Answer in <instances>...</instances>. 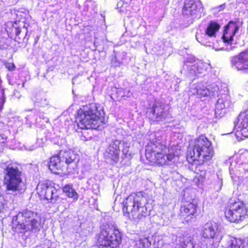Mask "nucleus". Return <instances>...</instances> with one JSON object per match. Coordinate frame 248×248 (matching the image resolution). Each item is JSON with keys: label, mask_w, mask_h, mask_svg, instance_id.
<instances>
[{"label": "nucleus", "mask_w": 248, "mask_h": 248, "mask_svg": "<svg viewBox=\"0 0 248 248\" xmlns=\"http://www.w3.org/2000/svg\"><path fill=\"white\" fill-rule=\"evenodd\" d=\"M147 199L142 192L132 193L123 202V211L135 222L143 220L148 215Z\"/></svg>", "instance_id": "7ed1b4c3"}, {"label": "nucleus", "mask_w": 248, "mask_h": 248, "mask_svg": "<svg viewBox=\"0 0 248 248\" xmlns=\"http://www.w3.org/2000/svg\"><path fill=\"white\" fill-rule=\"evenodd\" d=\"M122 234L117 226L111 224L103 225L97 241L98 248H118Z\"/></svg>", "instance_id": "6e6552de"}, {"label": "nucleus", "mask_w": 248, "mask_h": 248, "mask_svg": "<svg viewBox=\"0 0 248 248\" xmlns=\"http://www.w3.org/2000/svg\"><path fill=\"white\" fill-rule=\"evenodd\" d=\"M129 93H128L127 95H126L127 96H130V95H129Z\"/></svg>", "instance_id": "c03bdc74"}, {"label": "nucleus", "mask_w": 248, "mask_h": 248, "mask_svg": "<svg viewBox=\"0 0 248 248\" xmlns=\"http://www.w3.org/2000/svg\"><path fill=\"white\" fill-rule=\"evenodd\" d=\"M73 187L71 185H67L64 186L63 188V192L66 194L68 191H70V190H73Z\"/></svg>", "instance_id": "e433bc0d"}, {"label": "nucleus", "mask_w": 248, "mask_h": 248, "mask_svg": "<svg viewBox=\"0 0 248 248\" xmlns=\"http://www.w3.org/2000/svg\"><path fill=\"white\" fill-rule=\"evenodd\" d=\"M38 193L41 198L46 199L52 203H55L59 198L58 190L54 187L46 184L41 185V190Z\"/></svg>", "instance_id": "f3484780"}, {"label": "nucleus", "mask_w": 248, "mask_h": 248, "mask_svg": "<svg viewBox=\"0 0 248 248\" xmlns=\"http://www.w3.org/2000/svg\"><path fill=\"white\" fill-rule=\"evenodd\" d=\"M225 7V4H221L217 7H215L213 9L215 12H219L224 9Z\"/></svg>", "instance_id": "4c0bfd02"}, {"label": "nucleus", "mask_w": 248, "mask_h": 248, "mask_svg": "<svg viewBox=\"0 0 248 248\" xmlns=\"http://www.w3.org/2000/svg\"><path fill=\"white\" fill-rule=\"evenodd\" d=\"M40 215L30 209L22 210L13 217L12 229L17 233H25L27 231L38 232L42 227Z\"/></svg>", "instance_id": "f03ea898"}, {"label": "nucleus", "mask_w": 248, "mask_h": 248, "mask_svg": "<svg viewBox=\"0 0 248 248\" xmlns=\"http://www.w3.org/2000/svg\"><path fill=\"white\" fill-rule=\"evenodd\" d=\"M175 248H183L182 247H181L180 245H177Z\"/></svg>", "instance_id": "79ce46f5"}, {"label": "nucleus", "mask_w": 248, "mask_h": 248, "mask_svg": "<svg viewBox=\"0 0 248 248\" xmlns=\"http://www.w3.org/2000/svg\"><path fill=\"white\" fill-rule=\"evenodd\" d=\"M232 106L231 97L228 93H222L220 92L217 95V99L216 104L215 115L221 117L225 113V110Z\"/></svg>", "instance_id": "4468645a"}, {"label": "nucleus", "mask_w": 248, "mask_h": 248, "mask_svg": "<svg viewBox=\"0 0 248 248\" xmlns=\"http://www.w3.org/2000/svg\"><path fill=\"white\" fill-rule=\"evenodd\" d=\"M214 155V150L210 141L204 136L202 135L191 143L187 150V159L192 162V167H195L194 171L205 174V167Z\"/></svg>", "instance_id": "f257e3e1"}, {"label": "nucleus", "mask_w": 248, "mask_h": 248, "mask_svg": "<svg viewBox=\"0 0 248 248\" xmlns=\"http://www.w3.org/2000/svg\"><path fill=\"white\" fill-rule=\"evenodd\" d=\"M98 110L95 104L83 106L78 110L76 121L78 127L82 129H94L101 130L104 127V118Z\"/></svg>", "instance_id": "20e7f679"}, {"label": "nucleus", "mask_w": 248, "mask_h": 248, "mask_svg": "<svg viewBox=\"0 0 248 248\" xmlns=\"http://www.w3.org/2000/svg\"><path fill=\"white\" fill-rule=\"evenodd\" d=\"M78 160V155L73 151H61L58 155L50 158L48 167L54 173H59L58 171L62 170L65 167L68 173H73L77 168Z\"/></svg>", "instance_id": "39448f33"}, {"label": "nucleus", "mask_w": 248, "mask_h": 248, "mask_svg": "<svg viewBox=\"0 0 248 248\" xmlns=\"http://www.w3.org/2000/svg\"><path fill=\"white\" fill-rule=\"evenodd\" d=\"M123 146L122 149L123 154L126 157H131L132 156V152L130 151V144L127 142H123L122 143Z\"/></svg>", "instance_id": "c85d7f7f"}, {"label": "nucleus", "mask_w": 248, "mask_h": 248, "mask_svg": "<svg viewBox=\"0 0 248 248\" xmlns=\"http://www.w3.org/2000/svg\"><path fill=\"white\" fill-rule=\"evenodd\" d=\"M194 88L196 89V92L194 93H196L197 94L202 96H206L207 94H209L208 89H207V86H204L202 83H198L195 85Z\"/></svg>", "instance_id": "bb28decb"}, {"label": "nucleus", "mask_w": 248, "mask_h": 248, "mask_svg": "<svg viewBox=\"0 0 248 248\" xmlns=\"http://www.w3.org/2000/svg\"><path fill=\"white\" fill-rule=\"evenodd\" d=\"M150 244L148 239L144 237L136 240L135 247L136 248H144L149 246Z\"/></svg>", "instance_id": "cd10ccee"}, {"label": "nucleus", "mask_w": 248, "mask_h": 248, "mask_svg": "<svg viewBox=\"0 0 248 248\" xmlns=\"http://www.w3.org/2000/svg\"><path fill=\"white\" fill-rule=\"evenodd\" d=\"M222 185V179L218 177L215 185V189H216V190L217 191H219L221 189Z\"/></svg>", "instance_id": "2f4dec72"}, {"label": "nucleus", "mask_w": 248, "mask_h": 248, "mask_svg": "<svg viewBox=\"0 0 248 248\" xmlns=\"http://www.w3.org/2000/svg\"><path fill=\"white\" fill-rule=\"evenodd\" d=\"M6 67H7L8 69L11 71L14 70L16 68L15 64L13 63H9L7 65Z\"/></svg>", "instance_id": "58836bf2"}, {"label": "nucleus", "mask_w": 248, "mask_h": 248, "mask_svg": "<svg viewBox=\"0 0 248 248\" xmlns=\"http://www.w3.org/2000/svg\"><path fill=\"white\" fill-rule=\"evenodd\" d=\"M90 2H89V1H86L85 2L84 5V8H83V10L84 11H88V7L89 6Z\"/></svg>", "instance_id": "a19ab883"}, {"label": "nucleus", "mask_w": 248, "mask_h": 248, "mask_svg": "<svg viewBox=\"0 0 248 248\" xmlns=\"http://www.w3.org/2000/svg\"><path fill=\"white\" fill-rule=\"evenodd\" d=\"M197 205L194 202L184 203L180 208V216L186 222L191 221L197 215Z\"/></svg>", "instance_id": "2eb2a0df"}, {"label": "nucleus", "mask_w": 248, "mask_h": 248, "mask_svg": "<svg viewBox=\"0 0 248 248\" xmlns=\"http://www.w3.org/2000/svg\"><path fill=\"white\" fill-rule=\"evenodd\" d=\"M85 132H86V131H85L83 133H82V134H85Z\"/></svg>", "instance_id": "a18cd8bd"}, {"label": "nucleus", "mask_w": 248, "mask_h": 248, "mask_svg": "<svg viewBox=\"0 0 248 248\" xmlns=\"http://www.w3.org/2000/svg\"><path fill=\"white\" fill-rule=\"evenodd\" d=\"M203 7L201 1L185 0L182 9L183 15L190 19H198L204 15Z\"/></svg>", "instance_id": "f8f14e48"}, {"label": "nucleus", "mask_w": 248, "mask_h": 248, "mask_svg": "<svg viewBox=\"0 0 248 248\" xmlns=\"http://www.w3.org/2000/svg\"><path fill=\"white\" fill-rule=\"evenodd\" d=\"M15 33L16 34L15 41L18 43H21L22 41L26 46L30 36L28 35V31L25 25L22 28L15 27Z\"/></svg>", "instance_id": "b1692460"}, {"label": "nucleus", "mask_w": 248, "mask_h": 248, "mask_svg": "<svg viewBox=\"0 0 248 248\" xmlns=\"http://www.w3.org/2000/svg\"><path fill=\"white\" fill-rule=\"evenodd\" d=\"M0 92L1 94V97L0 98V110L1 109L2 106L4 103H5L6 100V98L4 96V90L3 89H1Z\"/></svg>", "instance_id": "72a5a7b5"}, {"label": "nucleus", "mask_w": 248, "mask_h": 248, "mask_svg": "<svg viewBox=\"0 0 248 248\" xmlns=\"http://www.w3.org/2000/svg\"><path fill=\"white\" fill-rule=\"evenodd\" d=\"M226 248H248V239H241L230 235L224 237Z\"/></svg>", "instance_id": "aec40b11"}, {"label": "nucleus", "mask_w": 248, "mask_h": 248, "mask_svg": "<svg viewBox=\"0 0 248 248\" xmlns=\"http://www.w3.org/2000/svg\"><path fill=\"white\" fill-rule=\"evenodd\" d=\"M122 142L118 140L112 141L108 148V157L114 162H118L119 159V145Z\"/></svg>", "instance_id": "4be33fe9"}, {"label": "nucleus", "mask_w": 248, "mask_h": 248, "mask_svg": "<svg viewBox=\"0 0 248 248\" xmlns=\"http://www.w3.org/2000/svg\"><path fill=\"white\" fill-rule=\"evenodd\" d=\"M240 23L239 21H231L225 27L222 39L224 42L232 44L233 37L239 29Z\"/></svg>", "instance_id": "a211bd4d"}, {"label": "nucleus", "mask_w": 248, "mask_h": 248, "mask_svg": "<svg viewBox=\"0 0 248 248\" xmlns=\"http://www.w3.org/2000/svg\"><path fill=\"white\" fill-rule=\"evenodd\" d=\"M34 104L38 107L45 108L49 105V102L44 95L41 94H37L32 98Z\"/></svg>", "instance_id": "393cba45"}, {"label": "nucleus", "mask_w": 248, "mask_h": 248, "mask_svg": "<svg viewBox=\"0 0 248 248\" xmlns=\"http://www.w3.org/2000/svg\"><path fill=\"white\" fill-rule=\"evenodd\" d=\"M220 28V25L216 22L211 21L208 24L204 32L211 35L215 38L216 37V34Z\"/></svg>", "instance_id": "a878e982"}, {"label": "nucleus", "mask_w": 248, "mask_h": 248, "mask_svg": "<svg viewBox=\"0 0 248 248\" xmlns=\"http://www.w3.org/2000/svg\"><path fill=\"white\" fill-rule=\"evenodd\" d=\"M205 239L201 235L200 237L186 238L180 245L183 248H207V243Z\"/></svg>", "instance_id": "6ab92c4d"}, {"label": "nucleus", "mask_w": 248, "mask_h": 248, "mask_svg": "<svg viewBox=\"0 0 248 248\" xmlns=\"http://www.w3.org/2000/svg\"><path fill=\"white\" fill-rule=\"evenodd\" d=\"M247 213V208L244 202L238 200L231 203L229 209L225 212L228 220L235 223H239L243 220Z\"/></svg>", "instance_id": "9b49d317"}, {"label": "nucleus", "mask_w": 248, "mask_h": 248, "mask_svg": "<svg viewBox=\"0 0 248 248\" xmlns=\"http://www.w3.org/2000/svg\"><path fill=\"white\" fill-rule=\"evenodd\" d=\"M196 62L194 57H189L185 62L184 68L186 69L187 73L190 76H197L198 74H204L206 72L210 71L212 68L210 64L198 60Z\"/></svg>", "instance_id": "ddd939ff"}, {"label": "nucleus", "mask_w": 248, "mask_h": 248, "mask_svg": "<svg viewBox=\"0 0 248 248\" xmlns=\"http://www.w3.org/2000/svg\"><path fill=\"white\" fill-rule=\"evenodd\" d=\"M207 89H208L209 94H207L206 96H214L216 93L218 91V87L215 84H213L207 86Z\"/></svg>", "instance_id": "c756f323"}, {"label": "nucleus", "mask_w": 248, "mask_h": 248, "mask_svg": "<svg viewBox=\"0 0 248 248\" xmlns=\"http://www.w3.org/2000/svg\"><path fill=\"white\" fill-rule=\"evenodd\" d=\"M3 185L8 194H14L21 190L23 173L16 164L8 165L3 170Z\"/></svg>", "instance_id": "0eeeda50"}, {"label": "nucleus", "mask_w": 248, "mask_h": 248, "mask_svg": "<svg viewBox=\"0 0 248 248\" xmlns=\"http://www.w3.org/2000/svg\"><path fill=\"white\" fill-rule=\"evenodd\" d=\"M196 38L197 40L200 44L208 46H213L214 41H215L216 39L214 37L211 36V35L208 34V33L205 32H197L196 34Z\"/></svg>", "instance_id": "5701e85b"}, {"label": "nucleus", "mask_w": 248, "mask_h": 248, "mask_svg": "<svg viewBox=\"0 0 248 248\" xmlns=\"http://www.w3.org/2000/svg\"><path fill=\"white\" fill-rule=\"evenodd\" d=\"M242 167L244 171V176L242 177L248 179V164H243Z\"/></svg>", "instance_id": "f704fd0d"}, {"label": "nucleus", "mask_w": 248, "mask_h": 248, "mask_svg": "<svg viewBox=\"0 0 248 248\" xmlns=\"http://www.w3.org/2000/svg\"><path fill=\"white\" fill-rule=\"evenodd\" d=\"M234 128L237 131L240 129L242 134L248 132V110L240 113L237 118V122H234Z\"/></svg>", "instance_id": "412c9836"}, {"label": "nucleus", "mask_w": 248, "mask_h": 248, "mask_svg": "<svg viewBox=\"0 0 248 248\" xmlns=\"http://www.w3.org/2000/svg\"><path fill=\"white\" fill-rule=\"evenodd\" d=\"M146 117L152 122H163L170 118V115L165 108V104L160 100H155L149 105L146 112Z\"/></svg>", "instance_id": "9d476101"}, {"label": "nucleus", "mask_w": 248, "mask_h": 248, "mask_svg": "<svg viewBox=\"0 0 248 248\" xmlns=\"http://www.w3.org/2000/svg\"><path fill=\"white\" fill-rule=\"evenodd\" d=\"M231 63L238 70L248 71V50L244 51L231 58Z\"/></svg>", "instance_id": "dca6fc26"}, {"label": "nucleus", "mask_w": 248, "mask_h": 248, "mask_svg": "<svg viewBox=\"0 0 248 248\" xmlns=\"http://www.w3.org/2000/svg\"><path fill=\"white\" fill-rule=\"evenodd\" d=\"M126 53L125 52H122L117 54L118 59H120L123 62L126 59Z\"/></svg>", "instance_id": "c9c22d12"}, {"label": "nucleus", "mask_w": 248, "mask_h": 248, "mask_svg": "<svg viewBox=\"0 0 248 248\" xmlns=\"http://www.w3.org/2000/svg\"><path fill=\"white\" fill-rule=\"evenodd\" d=\"M123 62L120 59H118L117 56H115L111 61L112 65L114 67L120 66Z\"/></svg>", "instance_id": "473e14b6"}, {"label": "nucleus", "mask_w": 248, "mask_h": 248, "mask_svg": "<svg viewBox=\"0 0 248 248\" xmlns=\"http://www.w3.org/2000/svg\"><path fill=\"white\" fill-rule=\"evenodd\" d=\"M168 148L157 140H150L146 146L145 156L150 162L160 165H166L168 161H172L175 157L173 153H167Z\"/></svg>", "instance_id": "423d86ee"}, {"label": "nucleus", "mask_w": 248, "mask_h": 248, "mask_svg": "<svg viewBox=\"0 0 248 248\" xmlns=\"http://www.w3.org/2000/svg\"><path fill=\"white\" fill-rule=\"evenodd\" d=\"M180 81H181V80L180 79H179V78H177V82H180Z\"/></svg>", "instance_id": "37998d69"}, {"label": "nucleus", "mask_w": 248, "mask_h": 248, "mask_svg": "<svg viewBox=\"0 0 248 248\" xmlns=\"http://www.w3.org/2000/svg\"><path fill=\"white\" fill-rule=\"evenodd\" d=\"M7 208V205L4 203L0 202V213L4 212Z\"/></svg>", "instance_id": "ea45409f"}, {"label": "nucleus", "mask_w": 248, "mask_h": 248, "mask_svg": "<svg viewBox=\"0 0 248 248\" xmlns=\"http://www.w3.org/2000/svg\"><path fill=\"white\" fill-rule=\"evenodd\" d=\"M201 235L206 239H212V248H217L223 237L221 226L214 221H208L202 226Z\"/></svg>", "instance_id": "1a4fd4ad"}, {"label": "nucleus", "mask_w": 248, "mask_h": 248, "mask_svg": "<svg viewBox=\"0 0 248 248\" xmlns=\"http://www.w3.org/2000/svg\"><path fill=\"white\" fill-rule=\"evenodd\" d=\"M66 196L69 198H72L74 200H77L78 198V194L73 188V190H70L65 194Z\"/></svg>", "instance_id": "7c9ffc66"}]
</instances>
